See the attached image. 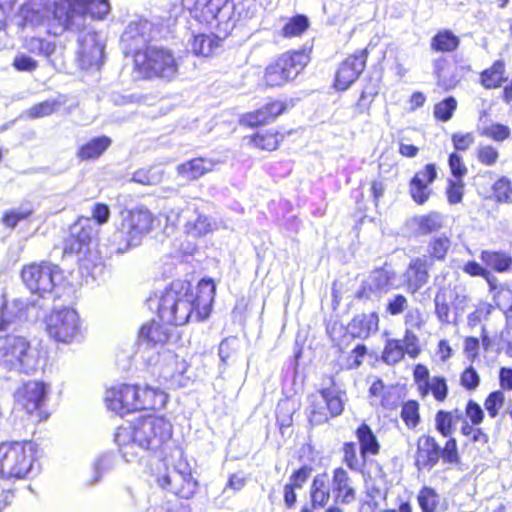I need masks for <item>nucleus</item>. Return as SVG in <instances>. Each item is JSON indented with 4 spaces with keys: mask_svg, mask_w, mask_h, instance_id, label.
<instances>
[{
    "mask_svg": "<svg viewBox=\"0 0 512 512\" xmlns=\"http://www.w3.org/2000/svg\"><path fill=\"white\" fill-rule=\"evenodd\" d=\"M216 286L211 278H202L196 288L186 279H175L161 293L157 316L144 322L138 330L139 343L154 348L165 345L170 339V332L164 326H183L190 320L201 322L212 311Z\"/></svg>",
    "mask_w": 512,
    "mask_h": 512,
    "instance_id": "1",
    "label": "nucleus"
},
{
    "mask_svg": "<svg viewBox=\"0 0 512 512\" xmlns=\"http://www.w3.org/2000/svg\"><path fill=\"white\" fill-rule=\"evenodd\" d=\"M119 446L134 443L137 446L159 453L157 459L174 456L173 448L178 446L173 441V426L162 415H145L134 419L128 426H120L115 433Z\"/></svg>",
    "mask_w": 512,
    "mask_h": 512,
    "instance_id": "2",
    "label": "nucleus"
},
{
    "mask_svg": "<svg viewBox=\"0 0 512 512\" xmlns=\"http://www.w3.org/2000/svg\"><path fill=\"white\" fill-rule=\"evenodd\" d=\"M103 399L109 411L123 417L163 409L168 402V394L147 384L119 382L106 388Z\"/></svg>",
    "mask_w": 512,
    "mask_h": 512,
    "instance_id": "3",
    "label": "nucleus"
},
{
    "mask_svg": "<svg viewBox=\"0 0 512 512\" xmlns=\"http://www.w3.org/2000/svg\"><path fill=\"white\" fill-rule=\"evenodd\" d=\"M174 456L153 459L147 465L150 479L178 499L189 500L197 492L199 482L193 477L192 468L180 446L173 448Z\"/></svg>",
    "mask_w": 512,
    "mask_h": 512,
    "instance_id": "4",
    "label": "nucleus"
},
{
    "mask_svg": "<svg viewBox=\"0 0 512 512\" xmlns=\"http://www.w3.org/2000/svg\"><path fill=\"white\" fill-rule=\"evenodd\" d=\"M109 11L108 0H57L48 19V35L58 37L67 31H82L84 24H79L78 19L86 15L103 19Z\"/></svg>",
    "mask_w": 512,
    "mask_h": 512,
    "instance_id": "5",
    "label": "nucleus"
},
{
    "mask_svg": "<svg viewBox=\"0 0 512 512\" xmlns=\"http://www.w3.org/2000/svg\"><path fill=\"white\" fill-rule=\"evenodd\" d=\"M38 445L29 439L0 442V480L22 481L30 478L38 462Z\"/></svg>",
    "mask_w": 512,
    "mask_h": 512,
    "instance_id": "6",
    "label": "nucleus"
},
{
    "mask_svg": "<svg viewBox=\"0 0 512 512\" xmlns=\"http://www.w3.org/2000/svg\"><path fill=\"white\" fill-rule=\"evenodd\" d=\"M134 71L141 79L172 81L179 72L174 52L163 46L146 45L133 55Z\"/></svg>",
    "mask_w": 512,
    "mask_h": 512,
    "instance_id": "7",
    "label": "nucleus"
},
{
    "mask_svg": "<svg viewBox=\"0 0 512 512\" xmlns=\"http://www.w3.org/2000/svg\"><path fill=\"white\" fill-rule=\"evenodd\" d=\"M310 60L311 50L306 47L290 49L277 55L263 70V86L275 89L293 82L303 73Z\"/></svg>",
    "mask_w": 512,
    "mask_h": 512,
    "instance_id": "8",
    "label": "nucleus"
},
{
    "mask_svg": "<svg viewBox=\"0 0 512 512\" xmlns=\"http://www.w3.org/2000/svg\"><path fill=\"white\" fill-rule=\"evenodd\" d=\"M461 461L458 442L455 437L448 438L441 446L434 435L424 433L416 439L413 465L418 472H430L440 462L446 465H458Z\"/></svg>",
    "mask_w": 512,
    "mask_h": 512,
    "instance_id": "9",
    "label": "nucleus"
},
{
    "mask_svg": "<svg viewBox=\"0 0 512 512\" xmlns=\"http://www.w3.org/2000/svg\"><path fill=\"white\" fill-rule=\"evenodd\" d=\"M99 231L88 217H78L62 243V256L75 257L80 264L93 263L100 255Z\"/></svg>",
    "mask_w": 512,
    "mask_h": 512,
    "instance_id": "10",
    "label": "nucleus"
},
{
    "mask_svg": "<svg viewBox=\"0 0 512 512\" xmlns=\"http://www.w3.org/2000/svg\"><path fill=\"white\" fill-rule=\"evenodd\" d=\"M357 442L349 440L341 446L342 464L353 472H362L367 465L368 457H375L381 452V443L372 429L362 421L354 430Z\"/></svg>",
    "mask_w": 512,
    "mask_h": 512,
    "instance_id": "11",
    "label": "nucleus"
},
{
    "mask_svg": "<svg viewBox=\"0 0 512 512\" xmlns=\"http://www.w3.org/2000/svg\"><path fill=\"white\" fill-rule=\"evenodd\" d=\"M326 378L329 382V387H323L318 390L321 398L315 394H311L308 397L307 417L312 426L329 422L331 419L340 416L345 409L344 398L346 392L337 389L334 375H327Z\"/></svg>",
    "mask_w": 512,
    "mask_h": 512,
    "instance_id": "12",
    "label": "nucleus"
},
{
    "mask_svg": "<svg viewBox=\"0 0 512 512\" xmlns=\"http://www.w3.org/2000/svg\"><path fill=\"white\" fill-rule=\"evenodd\" d=\"M157 216L140 205L126 211L116 230L118 243L125 249L138 246L142 239L157 227Z\"/></svg>",
    "mask_w": 512,
    "mask_h": 512,
    "instance_id": "13",
    "label": "nucleus"
},
{
    "mask_svg": "<svg viewBox=\"0 0 512 512\" xmlns=\"http://www.w3.org/2000/svg\"><path fill=\"white\" fill-rule=\"evenodd\" d=\"M61 277L62 270L59 265L49 260L28 262L20 270L24 286L39 297L52 293Z\"/></svg>",
    "mask_w": 512,
    "mask_h": 512,
    "instance_id": "14",
    "label": "nucleus"
},
{
    "mask_svg": "<svg viewBox=\"0 0 512 512\" xmlns=\"http://www.w3.org/2000/svg\"><path fill=\"white\" fill-rule=\"evenodd\" d=\"M34 359V349L27 337L15 334H0V367L8 372L27 373Z\"/></svg>",
    "mask_w": 512,
    "mask_h": 512,
    "instance_id": "15",
    "label": "nucleus"
},
{
    "mask_svg": "<svg viewBox=\"0 0 512 512\" xmlns=\"http://www.w3.org/2000/svg\"><path fill=\"white\" fill-rule=\"evenodd\" d=\"M295 107V100L284 95L268 96L257 108L242 113L238 124L243 129H255L276 122Z\"/></svg>",
    "mask_w": 512,
    "mask_h": 512,
    "instance_id": "16",
    "label": "nucleus"
},
{
    "mask_svg": "<svg viewBox=\"0 0 512 512\" xmlns=\"http://www.w3.org/2000/svg\"><path fill=\"white\" fill-rule=\"evenodd\" d=\"M48 335L55 341L70 344L82 337V324L76 310L53 309L45 318Z\"/></svg>",
    "mask_w": 512,
    "mask_h": 512,
    "instance_id": "17",
    "label": "nucleus"
},
{
    "mask_svg": "<svg viewBox=\"0 0 512 512\" xmlns=\"http://www.w3.org/2000/svg\"><path fill=\"white\" fill-rule=\"evenodd\" d=\"M470 297L457 285L438 287L434 297V314L441 324L451 323V313L461 314L469 306Z\"/></svg>",
    "mask_w": 512,
    "mask_h": 512,
    "instance_id": "18",
    "label": "nucleus"
},
{
    "mask_svg": "<svg viewBox=\"0 0 512 512\" xmlns=\"http://www.w3.org/2000/svg\"><path fill=\"white\" fill-rule=\"evenodd\" d=\"M368 48L347 55L337 66L331 87L336 92L347 91L362 75L367 66Z\"/></svg>",
    "mask_w": 512,
    "mask_h": 512,
    "instance_id": "19",
    "label": "nucleus"
},
{
    "mask_svg": "<svg viewBox=\"0 0 512 512\" xmlns=\"http://www.w3.org/2000/svg\"><path fill=\"white\" fill-rule=\"evenodd\" d=\"M47 392L48 386L43 381L28 380L22 382L16 389L14 398L29 415L43 421L48 418V414L43 410Z\"/></svg>",
    "mask_w": 512,
    "mask_h": 512,
    "instance_id": "20",
    "label": "nucleus"
},
{
    "mask_svg": "<svg viewBox=\"0 0 512 512\" xmlns=\"http://www.w3.org/2000/svg\"><path fill=\"white\" fill-rule=\"evenodd\" d=\"M22 48L27 53H18L12 61V67L18 72H34L39 67V62L32 55L50 58L56 51V44L40 36L25 37Z\"/></svg>",
    "mask_w": 512,
    "mask_h": 512,
    "instance_id": "21",
    "label": "nucleus"
},
{
    "mask_svg": "<svg viewBox=\"0 0 512 512\" xmlns=\"http://www.w3.org/2000/svg\"><path fill=\"white\" fill-rule=\"evenodd\" d=\"M253 132L246 135L243 140L246 145L257 151L272 153L278 151L286 142V138L293 133L292 129L285 130L281 127H268L252 129Z\"/></svg>",
    "mask_w": 512,
    "mask_h": 512,
    "instance_id": "22",
    "label": "nucleus"
},
{
    "mask_svg": "<svg viewBox=\"0 0 512 512\" xmlns=\"http://www.w3.org/2000/svg\"><path fill=\"white\" fill-rule=\"evenodd\" d=\"M413 380L419 395L424 398L432 395L437 402H444L448 397L449 388L444 376H434L430 381L429 369L421 363L414 366Z\"/></svg>",
    "mask_w": 512,
    "mask_h": 512,
    "instance_id": "23",
    "label": "nucleus"
},
{
    "mask_svg": "<svg viewBox=\"0 0 512 512\" xmlns=\"http://www.w3.org/2000/svg\"><path fill=\"white\" fill-rule=\"evenodd\" d=\"M437 178L435 163H426L413 174L408 182V193L415 204L421 206L428 202L433 194L431 186Z\"/></svg>",
    "mask_w": 512,
    "mask_h": 512,
    "instance_id": "24",
    "label": "nucleus"
},
{
    "mask_svg": "<svg viewBox=\"0 0 512 512\" xmlns=\"http://www.w3.org/2000/svg\"><path fill=\"white\" fill-rule=\"evenodd\" d=\"M53 4L50 6L47 3H39L35 0H27L22 3L16 13L17 26L21 30L28 27L38 28L46 26V33L48 34V19L52 14Z\"/></svg>",
    "mask_w": 512,
    "mask_h": 512,
    "instance_id": "25",
    "label": "nucleus"
},
{
    "mask_svg": "<svg viewBox=\"0 0 512 512\" xmlns=\"http://www.w3.org/2000/svg\"><path fill=\"white\" fill-rule=\"evenodd\" d=\"M432 265L424 257L412 258L402 274L403 286L412 295L418 293L430 280Z\"/></svg>",
    "mask_w": 512,
    "mask_h": 512,
    "instance_id": "26",
    "label": "nucleus"
},
{
    "mask_svg": "<svg viewBox=\"0 0 512 512\" xmlns=\"http://www.w3.org/2000/svg\"><path fill=\"white\" fill-rule=\"evenodd\" d=\"M488 292L491 295L494 309L502 312L505 319V326L512 328V289L506 283H501L495 276L489 283Z\"/></svg>",
    "mask_w": 512,
    "mask_h": 512,
    "instance_id": "27",
    "label": "nucleus"
},
{
    "mask_svg": "<svg viewBox=\"0 0 512 512\" xmlns=\"http://www.w3.org/2000/svg\"><path fill=\"white\" fill-rule=\"evenodd\" d=\"M331 483L336 501L342 504H350L356 500L357 491L352 485L348 471L343 466L333 469Z\"/></svg>",
    "mask_w": 512,
    "mask_h": 512,
    "instance_id": "28",
    "label": "nucleus"
},
{
    "mask_svg": "<svg viewBox=\"0 0 512 512\" xmlns=\"http://www.w3.org/2000/svg\"><path fill=\"white\" fill-rule=\"evenodd\" d=\"M216 162L207 157H195L184 161L176 168L178 176L187 181H195L210 173Z\"/></svg>",
    "mask_w": 512,
    "mask_h": 512,
    "instance_id": "29",
    "label": "nucleus"
},
{
    "mask_svg": "<svg viewBox=\"0 0 512 512\" xmlns=\"http://www.w3.org/2000/svg\"><path fill=\"white\" fill-rule=\"evenodd\" d=\"M111 145L112 139L109 136L93 137L77 148L76 157L79 162L96 161L105 154Z\"/></svg>",
    "mask_w": 512,
    "mask_h": 512,
    "instance_id": "30",
    "label": "nucleus"
},
{
    "mask_svg": "<svg viewBox=\"0 0 512 512\" xmlns=\"http://www.w3.org/2000/svg\"><path fill=\"white\" fill-rule=\"evenodd\" d=\"M508 81L506 61L496 59L479 73V83L487 90L501 88Z\"/></svg>",
    "mask_w": 512,
    "mask_h": 512,
    "instance_id": "31",
    "label": "nucleus"
},
{
    "mask_svg": "<svg viewBox=\"0 0 512 512\" xmlns=\"http://www.w3.org/2000/svg\"><path fill=\"white\" fill-rule=\"evenodd\" d=\"M229 0H194L190 16L200 24H209L218 16Z\"/></svg>",
    "mask_w": 512,
    "mask_h": 512,
    "instance_id": "32",
    "label": "nucleus"
},
{
    "mask_svg": "<svg viewBox=\"0 0 512 512\" xmlns=\"http://www.w3.org/2000/svg\"><path fill=\"white\" fill-rule=\"evenodd\" d=\"M461 39L451 29H438L431 37L430 50L439 55L453 54L460 48Z\"/></svg>",
    "mask_w": 512,
    "mask_h": 512,
    "instance_id": "33",
    "label": "nucleus"
},
{
    "mask_svg": "<svg viewBox=\"0 0 512 512\" xmlns=\"http://www.w3.org/2000/svg\"><path fill=\"white\" fill-rule=\"evenodd\" d=\"M480 260L491 273H507L512 270V254L504 250H482Z\"/></svg>",
    "mask_w": 512,
    "mask_h": 512,
    "instance_id": "34",
    "label": "nucleus"
},
{
    "mask_svg": "<svg viewBox=\"0 0 512 512\" xmlns=\"http://www.w3.org/2000/svg\"><path fill=\"white\" fill-rule=\"evenodd\" d=\"M416 502L421 512H443L447 505L445 499L430 485H423L417 492Z\"/></svg>",
    "mask_w": 512,
    "mask_h": 512,
    "instance_id": "35",
    "label": "nucleus"
},
{
    "mask_svg": "<svg viewBox=\"0 0 512 512\" xmlns=\"http://www.w3.org/2000/svg\"><path fill=\"white\" fill-rule=\"evenodd\" d=\"M352 329V337L368 339L379 330V316L376 312L362 313L353 317L349 323Z\"/></svg>",
    "mask_w": 512,
    "mask_h": 512,
    "instance_id": "36",
    "label": "nucleus"
},
{
    "mask_svg": "<svg viewBox=\"0 0 512 512\" xmlns=\"http://www.w3.org/2000/svg\"><path fill=\"white\" fill-rule=\"evenodd\" d=\"M331 497V489L324 479L315 477L310 486L311 506L304 505L300 512H313L312 509L324 508Z\"/></svg>",
    "mask_w": 512,
    "mask_h": 512,
    "instance_id": "37",
    "label": "nucleus"
},
{
    "mask_svg": "<svg viewBox=\"0 0 512 512\" xmlns=\"http://www.w3.org/2000/svg\"><path fill=\"white\" fill-rule=\"evenodd\" d=\"M452 241L449 236L441 234L439 236L432 237L427 245V257H424L426 261L432 266L435 262H444L451 250Z\"/></svg>",
    "mask_w": 512,
    "mask_h": 512,
    "instance_id": "38",
    "label": "nucleus"
},
{
    "mask_svg": "<svg viewBox=\"0 0 512 512\" xmlns=\"http://www.w3.org/2000/svg\"><path fill=\"white\" fill-rule=\"evenodd\" d=\"M368 395L372 399H377L379 405L385 410H392L397 406V399L392 386H387L380 378L372 382L368 390Z\"/></svg>",
    "mask_w": 512,
    "mask_h": 512,
    "instance_id": "39",
    "label": "nucleus"
},
{
    "mask_svg": "<svg viewBox=\"0 0 512 512\" xmlns=\"http://www.w3.org/2000/svg\"><path fill=\"white\" fill-rule=\"evenodd\" d=\"M413 223L416 225V233L426 236L438 232L443 228V216L437 211L415 216Z\"/></svg>",
    "mask_w": 512,
    "mask_h": 512,
    "instance_id": "40",
    "label": "nucleus"
},
{
    "mask_svg": "<svg viewBox=\"0 0 512 512\" xmlns=\"http://www.w3.org/2000/svg\"><path fill=\"white\" fill-rule=\"evenodd\" d=\"M222 39L215 34L195 35L191 47L197 56L209 57L220 47Z\"/></svg>",
    "mask_w": 512,
    "mask_h": 512,
    "instance_id": "41",
    "label": "nucleus"
},
{
    "mask_svg": "<svg viewBox=\"0 0 512 512\" xmlns=\"http://www.w3.org/2000/svg\"><path fill=\"white\" fill-rule=\"evenodd\" d=\"M310 22L306 15L296 14L287 19L280 30L283 38L291 39L302 36L309 28Z\"/></svg>",
    "mask_w": 512,
    "mask_h": 512,
    "instance_id": "42",
    "label": "nucleus"
},
{
    "mask_svg": "<svg viewBox=\"0 0 512 512\" xmlns=\"http://www.w3.org/2000/svg\"><path fill=\"white\" fill-rule=\"evenodd\" d=\"M64 102V96H59L57 99H46L36 103L28 108L26 112L27 117L30 119H38L50 116L56 113Z\"/></svg>",
    "mask_w": 512,
    "mask_h": 512,
    "instance_id": "43",
    "label": "nucleus"
},
{
    "mask_svg": "<svg viewBox=\"0 0 512 512\" xmlns=\"http://www.w3.org/2000/svg\"><path fill=\"white\" fill-rule=\"evenodd\" d=\"M406 353L401 339L392 338L385 341L381 360L387 365H395L402 361Z\"/></svg>",
    "mask_w": 512,
    "mask_h": 512,
    "instance_id": "44",
    "label": "nucleus"
},
{
    "mask_svg": "<svg viewBox=\"0 0 512 512\" xmlns=\"http://www.w3.org/2000/svg\"><path fill=\"white\" fill-rule=\"evenodd\" d=\"M490 198L498 203L505 204L512 201V181L507 176H500L491 186Z\"/></svg>",
    "mask_w": 512,
    "mask_h": 512,
    "instance_id": "45",
    "label": "nucleus"
},
{
    "mask_svg": "<svg viewBox=\"0 0 512 512\" xmlns=\"http://www.w3.org/2000/svg\"><path fill=\"white\" fill-rule=\"evenodd\" d=\"M457 108V99L452 95L446 96L434 104L433 117L438 122H448L453 118Z\"/></svg>",
    "mask_w": 512,
    "mask_h": 512,
    "instance_id": "46",
    "label": "nucleus"
},
{
    "mask_svg": "<svg viewBox=\"0 0 512 512\" xmlns=\"http://www.w3.org/2000/svg\"><path fill=\"white\" fill-rule=\"evenodd\" d=\"M213 224L207 216L199 215L195 220L186 222L184 231L187 236L198 239L213 231Z\"/></svg>",
    "mask_w": 512,
    "mask_h": 512,
    "instance_id": "47",
    "label": "nucleus"
},
{
    "mask_svg": "<svg viewBox=\"0 0 512 512\" xmlns=\"http://www.w3.org/2000/svg\"><path fill=\"white\" fill-rule=\"evenodd\" d=\"M461 416L454 417L451 411L439 410L435 415V428L437 432L443 437H453L452 434L455 429V422Z\"/></svg>",
    "mask_w": 512,
    "mask_h": 512,
    "instance_id": "48",
    "label": "nucleus"
},
{
    "mask_svg": "<svg viewBox=\"0 0 512 512\" xmlns=\"http://www.w3.org/2000/svg\"><path fill=\"white\" fill-rule=\"evenodd\" d=\"M400 417L408 429H415L421 420L420 405L417 400H407L401 406Z\"/></svg>",
    "mask_w": 512,
    "mask_h": 512,
    "instance_id": "49",
    "label": "nucleus"
},
{
    "mask_svg": "<svg viewBox=\"0 0 512 512\" xmlns=\"http://www.w3.org/2000/svg\"><path fill=\"white\" fill-rule=\"evenodd\" d=\"M394 278L395 274L393 272L388 271L384 267H378L372 271V283L370 284L378 293L388 292L393 286Z\"/></svg>",
    "mask_w": 512,
    "mask_h": 512,
    "instance_id": "50",
    "label": "nucleus"
},
{
    "mask_svg": "<svg viewBox=\"0 0 512 512\" xmlns=\"http://www.w3.org/2000/svg\"><path fill=\"white\" fill-rule=\"evenodd\" d=\"M32 214V208L8 209L1 215L0 222L5 228L14 230L20 222L29 220Z\"/></svg>",
    "mask_w": 512,
    "mask_h": 512,
    "instance_id": "51",
    "label": "nucleus"
},
{
    "mask_svg": "<svg viewBox=\"0 0 512 512\" xmlns=\"http://www.w3.org/2000/svg\"><path fill=\"white\" fill-rule=\"evenodd\" d=\"M484 409L489 418L494 419L505 405V393L502 390L490 392L484 399Z\"/></svg>",
    "mask_w": 512,
    "mask_h": 512,
    "instance_id": "52",
    "label": "nucleus"
},
{
    "mask_svg": "<svg viewBox=\"0 0 512 512\" xmlns=\"http://www.w3.org/2000/svg\"><path fill=\"white\" fill-rule=\"evenodd\" d=\"M464 416L462 424L481 425L485 418V409L474 399H469L465 404Z\"/></svg>",
    "mask_w": 512,
    "mask_h": 512,
    "instance_id": "53",
    "label": "nucleus"
},
{
    "mask_svg": "<svg viewBox=\"0 0 512 512\" xmlns=\"http://www.w3.org/2000/svg\"><path fill=\"white\" fill-rule=\"evenodd\" d=\"M459 382L464 390L474 392L480 386L481 377L475 367L469 365L460 373Z\"/></svg>",
    "mask_w": 512,
    "mask_h": 512,
    "instance_id": "54",
    "label": "nucleus"
},
{
    "mask_svg": "<svg viewBox=\"0 0 512 512\" xmlns=\"http://www.w3.org/2000/svg\"><path fill=\"white\" fill-rule=\"evenodd\" d=\"M465 183L463 179L449 180L447 182L445 195L450 205H456L460 203L464 196Z\"/></svg>",
    "mask_w": 512,
    "mask_h": 512,
    "instance_id": "55",
    "label": "nucleus"
},
{
    "mask_svg": "<svg viewBox=\"0 0 512 512\" xmlns=\"http://www.w3.org/2000/svg\"><path fill=\"white\" fill-rule=\"evenodd\" d=\"M477 161L487 167L494 166L499 160V151L490 144L480 145L476 150Z\"/></svg>",
    "mask_w": 512,
    "mask_h": 512,
    "instance_id": "56",
    "label": "nucleus"
},
{
    "mask_svg": "<svg viewBox=\"0 0 512 512\" xmlns=\"http://www.w3.org/2000/svg\"><path fill=\"white\" fill-rule=\"evenodd\" d=\"M481 135L496 142H503L510 137L511 130L509 126L505 124L494 123L484 127L481 131Z\"/></svg>",
    "mask_w": 512,
    "mask_h": 512,
    "instance_id": "57",
    "label": "nucleus"
},
{
    "mask_svg": "<svg viewBox=\"0 0 512 512\" xmlns=\"http://www.w3.org/2000/svg\"><path fill=\"white\" fill-rule=\"evenodd\" d=\"M451 143L453 152H466L474 145L475 135L473 132H455L451 135Z\"/></svg>",
    "mask_w": 512,
    "mask_h": 512,
    "instance_id": "58",
    "label": "nucleus"
},
{
    "mask_svg": "<svg viewBox=\"0 0 512 512\" xmlns=\"http://www.w3.org/2000/svg\"><path fill=\"white\" fill-rule=\"evenodd\" d=\"M448 166L451 175L455 179H464L468 173V168L460 153L451 152L448 155Z\"/></svg>",
    "mask_w": 512,
    "mask_h": 512,
    "instance_id": "59",
    "label": "nucleus"
},
{
    "mask_svg": "<svg viewBox=\"0 0 512 512\" xmlns=\"http://www.w3.org/2000/svg\"><path fill=\"white\" fill-rule=\"evenodd\" d=\"M494 310L491 303H481L474 311L467 316V323L469 327H475L483 320H487Z\"/></svg>",
    "mask_w": 512,
    "mask_h": 512,
    "instance_id": "60",
    "label": "nucleus"
},
{
    "mask_svg": "<svg viewBox=\"0 0 512 512\" xmlns=\"http://www.w3.org/2000/svg\"><path fill=\"white\" fill-rule=\"evenodd\" d=\"M405 353L412 359L417 358L421 354L418 336L409 329H406L401 339Z\"/></svg>",
    "mask_w": 512,
    "mask_h": 512,
    "instance_id": "61",
    "label": "nucleus"
},
{
    "mask_svg": "<svg viewBox=\"0 0 512 512\" xmlns=\"http://www.w3.org/2000/svg\"><path fill=\"white\" fill-rule=\"evenodd\" d=\"M462 270L464 273H466L467 275H469L471 277L483 278L485 280L486 284H488L489 281H491L495 277V275L493 273H491L488 269H486V267L484 265L482 266L475 260L467 261L463 265Z\"/></svg>",
    "mask_w": 512,
    "mask_h": 512,
    "instance_id": "62",
    "label": "nucleus"
},
{
    "mask_svg": "<svg viewBox=\"0 0 512 512\" xmlns=\"http://www.w3.org/2000/svg\"><path fill=\"white\" fill-rule=\"evenodd\" d=\"M480 425L462 424L460 427V433L464 437L470 438L473 443L481 442L487 444L489 442V435Z\"/></svg>",
    "mask_w": 512,
    "mask_h": 512,
    "instance_id": "63",
    "label": "nucleus"
},
{
    "mask_svg": "<svg viewBox=\"0 0 512 512\" xmlns=\"http://www.w3.org/2000/svg\"><path fill=\"white\" fill-rule=\"evenodd\" d=\"M368 353L367 346L363 343L357 344L349 353L347 357V366L346 368L349 370L357 369L359 368L365 356Z\"/></svg>",
    "mask_w": 512,
    "mask_h": 512,
    "instance_id": "64",
    "label": "nucleus"
}]
</instances>
